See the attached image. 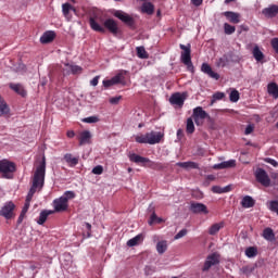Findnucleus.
<instances>
[{
	"mask_svg": "<svg viewBox=\"0 0 278 278\" xmlns=\"http://www.w3.org/2000/svg\"><path fill=\"white\" fill-rule=\"evenodd\" d=\"M46 173H47V159L42 156V160L37 165L35 173L33 175V185L26 197V201L22 210V214H27L29 210V205L31 203V199H34V194H36V192H40L45 187Z\"/></svg>",
	"mask_w": 278,
	"mask_h": 278,
	"instance_id": "1",
	"label": "nucleus"
},
{
	"mask_svg": "<svg viewBox=\"0 0 278 278\" xmlns=\"http://www.w3.org/2000/svg\"><path fill=\"white\" fill-rule=\"evenodd\" d=\"M164 138V132L150 131L135 136V141L138 144H160Z\"/></svg>",
	"mask_w": 278,
	"mask_h": 278,
	"instance_id": "2",
	"label": "nucleus"
},
{
	"mask_svg": "<svg viewBox=\"0 0 278 278\" xmlns=\"http://www.w3.org/2000/svg\"><path fill=\"white\" fill-rule=\"evenodd\" d=\"M74 191H65L63 195L53 201V207L55 212H66L68 210V201L75 199Z\"/></svg>",
	"mask_w": 278,
	"mask_h": 278,
	"instance_id": "3",
	"label": "nucleus"
},
{
	"mask_svg": "<svg viewBox=\"0 0 278 278\" xmlns=\"http://www.w3.org/2000/svg\"><path fill=\"white\" fill-rule=\"evenodd\" d=\"M128 157L130 162H134L135 164H141V166H144L146 168H152L153 170H160V168H162V164L155 163L149 157H144L136 153H129Z\"/></svg>",
	"mask_w": 278,
	"mask_h": 278,
	"instance_id": "4",
	"label": "nucleus"
},
{
	"mask_svg": "<svg viewBox=\"0 0 278 278\" xmlns=\"http://www.w3.org/2000/svg\"><path fill=\"white\" fill-rule=\"evenodd\" d=\"M16 170V165L8 160L0 161V175L3 179H12V175Z\"/></svg>",
	"mask_w": 278,
	"mask_h": 278,
	"instance_id": "5",
	"label": "nucleus"
},
{
	"mask_svg": "<svg viewBox=\"0 0 278 278\" xmlns=\"http://www.w3.org/2000/svg\"><path fill=\"white\" fill-rule=\"evenodd\" d=\"M105 21L101 15H91L89 17V25L93 31H99L100 34H105V27H104Z\"/></svg>",
	"mask_w": 278,
	"mask_h": 278,
	"instance_id": "6",
	"label": "nucleus"
},
{
	"mask_svg": "<svg viewBox=\"0 0 278 278\" xmlns=\"http://www.w3.org/2000/svg\"><path fill=\"white\" fill-rule=\"evenodd\" d=\"M208 117H210V114H207V112H205V110H203L202 106H198L193 109L191 118L194 121L198 127L203 125V123H205V118H208Z\"/></svg>",
	"mask_w": 278,
	"mask_h": 278,
	"instance_id": "7",
	"label": "nucleus"
},
{
	"mask_svg": "<svg viewBox=\"0 0 278 278\" xmlns=\"http://www.w3.org/2000/svg\"><path fill=\"white\" fill-rule=\"evenodd\" d=\"M180 49L182 50L180 56L182 64L188 67V71H192L194 67L192 66V58L190 56V46L180 45Z\"/></svg>",
	"mask_w": 278,
	"mask_h": 278,
	"instance_id": "8",
	"label": "nucleus"
},
{
	"mask_svg": "<svg viewBox=\"0 0 278 278\" xmlns=\"http://www.w3.org/2000/svg\"><path fill=\"white\" fill-rule=\"evenodd\" d=\"M15 207H16V205H14L13 202H7L0 210V216L5 218L7 220L14 218Z\"/></svg>",
	"mask_w": 278,
	"mask_h": 278,
	"instance_id": "9",
	"label": "nucleus"
},
{
	"mask_svg": "<svg viewBox=\"0 0 278 278\" xmlns=\"http://www.w3.org/2000/svg\"><path fill=\"white\" fill-rule=\"evenodd\" d=\"M220 262V255L218 253L210 254L206 257V261L204 262V265L202 267L203 273H207L212 266H216V264H219Z\"/></svg>",
	"mask_w": 278,
	"mask_h": 278,
	"instance_id": "10",
	"label": "nucleus"
},
{
	"mask_svg": "<svg viewBox=\"0 0 278 278\" xmlns=\"http://www.w3.org/2000/svg\"><path fill=\"white\" fill-rule=\"evenodd\" d=\"M255 178L261 186H264L265 188H268V186H270V177H268L266 170L258 168L255 173Z\"/></svg>",
	"mask_w": 278,
	"mask_h": 278,
	"instance_id": "11",
	"label": "nucleus"
},
{
	"mask_svg": "<svg viewBox=\"0 0 278 278\" xmlns=\"http://www.w3.org/2000/svg\"><path fill=\"white\" fill-rule=\"evenodd\" d=\"M125 81V74L118 73L111 79L103 80L104 88H110L112 86H116V84H123Z\"/></svg>",
	"mask_w": 278,
	"mask_h": 278,
	"instance_id": "12",
	"label": "nucleus"
},
{
	"mask_svg": "<svg viewBox=\"0 0 278 278\" xmlns=\"http://www.w3.org/2000/svg\"><path fill=\"white\" fill-rule=\"evenodd\" d=\"M263 16L265 18H275V16H278V5L277 4H270L267 8L262 10Z\"/></svg>",
	"mask_w": 278,
	"mask_h": 278,
	"instance_id": "13",
	"label": "nucleus"
},
{
	"mask_svg": "<svg viewBox=\"0 0 278 278\" xmlns=\"http://www.w3.org/2000/svg\"><path fill=\"white\" fill-rule=\"evenodd\" d=\"M185 101H186V97L184 96V93H180V92H176L172 94V97L169 98V103L172 105H178V108H182Z\"/></svg>",
	"mask_w": 278,
	"mask_h": 278,
	"instance_id": "14",
	"label": "nucleus"
},
{
	"mask_svg": "<svg viewBox=\"0 0 278 278\" xmlns=\"http://www.w3.org/2000/svg\"><path fill=\"white\" fill-rule=\"evenodd\" d=\"M190 211L193 214H208L210 211H207V206L203 203L193 202L190 205Z\"/></svg>",
	"mask_w": 278,
	"mask_h": 278,
	"instance_id": "15",
	"label": "nucleus"
},
{
	"mask_svg": "<svg viewBox=\"0 0 278 278\" xmlns=\"http://www.w3.org/2000/svg\"><path fill=\"white\" fill-rule=\"evenodd\" d=\"M104 29H108L113 36L118 34V23L112 18H108L104 21Z\"/></svg>",
	"mask_w": 278,
	"mask_h": 278,
	"instance_id": "16",
	"label": "nucleus"
},
{
	"mask_svg": "<svg viewBox=\"0 0 278 278\" xmlns=\"http://www.w3.org/2000/svg\"><path fill=\"white\" fill-rule=\"evenodd\" d=\"M201 71L205 75H208V77H211L212 79H216V80L220 79V75H218V73L214 72V70H212V66H210V64H207V63L202 64Z\"/></svg>",
	"mask_w": 278,
	"mask_h": 278,
	"instance_id": "17",
	"label": "nucleus"
},
{
	"mask_svg": "<svg viewBox=\"0 0 278 278\" xmlns=\"http://www.w3.org/2000/svg\"><path fill=\"white\" fill-rule=\"evenodd\" d=\"M114 16L119 18V21H123V23H126V25H134V17H130L129 14L123 11H115Z\"/></svg>",
	"mask_w": 278,
	"mask_h": 278,
	"instance_id": "18",
	"label": "nucleus"
},
{
	"mask_svg": "<svg viewBox=\"0 0 278 278\" xmlns=\"http://www.w3.org/2000/svg\"><path fill=\"white\" fill-rule=\"evenodd\" d=\"M79 146L84 147V144H90V140H92V134L89 130H84L78 136Z\"/></svg>",
	"mask_w": 278,
	"mask_h": 278,
	"instance_id": "19",
	"label": "nucleus"
},
{
	"mask_svg": "<svg viewBox=\"0 0 278 278\" xmlns=\"http://www.w3.org/2000/svg\"><path fill=\"white\" fill-rule=\"evenodd\" d=\"M53 40H55V31L53 30H48L40 37L41 45H49Z\"/></svg>",
	"mask_w": 278,
	"mask_h": 278,
	"instance_id": "20",
	"label": "nucleus"
},
{
	"mask_svg": "<svg viewBox=\"0 0 278 278\" xmlns=\"http://www.w3.org/2000/svg\"><path fill=\"white\" fill-rule=\"evenodd\" d=\"M233 167H236V160L225 161V162L215 164L213 166L215 170H223V168H233Z\"/></svg>",
	"mask_w": 278,
	"mask_h": 278,
	"instance_id": "21",
	"label": "nucleus"
},
{
	"mask_svg": "<svg viewBox=\"0 0 278 278\" xmlns=\"http://www.w3.org/2000/svg\"><path fill=\"white\" fill-rule=\"evenodd\" d=\"M224 16L228 18L230 23H233L235 25H238L240 23V13L231 12V11H226L224 13Z\"/></svg>",
	"mask_w": 278,
	"mask_h": 278,
	"instance_id": "22",
	"label": "nucleus"
},
{
	"mask_svg": "<svg viewBox=\"0 0 278 278\" xmlns=\"http://www.w3.org/2000/svg\"><path fill=\"white\" fill-rule=\"evenodd\" d=\"M62 12L65 18H67V21H71V12H77V10H75V7H73L71 3H64L62 5Z\"/></svg>",
	"mask_w": 278,
	"mask_h": 278,
	"instance_id": "23",
	"label": "nucleus"
},
{
	"mask_svg": "<svg viewBox=\"0 0 278 278\" xmlns=\"http://www.w3.org/2000/svg\"><path fill=\"white\" fill-rule=\"evenodd\" d=\"M9 88H11V90H14V92L20 94L21 97H27V91H25V88L21 84H13V83H11L9 85Z\"/></svg>",
	"mask_w": 278,
	"mask_h": 278,
	"instance_id": "24",
	"label": "nucleus"
},
{
	"mask_svg": "<svg viewBox=\"0 0 278 278\" xmlns=\"http://www.w3.org/2000/svg\"><path fill=\"white\" fill-rule=\"evenodd\" d=\"M141 12H143V14H149L151 16V14L155 12V7L151 2H144L141 5Z\"/></svg>",
	"mask_w": 278,
	"mask_h": 278,
	"instance_id": "25",
	"label": "nucleus"
},
{
	"mask_svg": "<svg viewBox=\"0 0 278 278\" xmlns=\"http://www.w3.org/2000/svg\"><path fill=\"white\" fill-rule=\"evenodd\" d=\"M176 166H179L180 168H185L186 170L199 168V164L194 162H179L176 164Z\"/></svg>",
	"mask_w": 278,
	"mask_h": 278,
	"instance_id": "26",
	"label": "nucleus"
},
{
	"mask_svg": "<svg viewBox=\"0 0 278 278\" xmlns=\"http://www.w3.org/2000/svg\"><path fill=\"white\" fill-rule=\"evenodd\" d=\"M156 251L159 255H164L165 251H168V241L162 240L156 243Z\"/></svg>",
	"mask_w": 278,
	"mask_h": 278,
	"instance_id": "27",
	"label": "nucleus"
},
{
	"mask_svg": "<svg viewBox=\"0 0 278 278\" xmlns=\"http://www.w3.org/2000/svg\"><path fill=\"white\" fill-rule=\"evenodd\" d=\"M267 92L270 94L274 99H278V86L277 83H270L267 86Z\"/></svg>",
	"mask_w": 278,
	"mask_h": 278,
	"instance_id": "28",
	"label": "nucleus"
},
{
	"mask_svg": "<svg viewBox=\"0 0 278 278\" xmlns=\"http://www.w3.org/2000/svg\"><path fill=\"white\" fill-rule=\"evenodd\" d=\"M64 160L68 166H77L79 164V157L73 156V154H65Z\"/></svg>",
	"mask_w": 278,
	"mask_h": 278,
	"instance_id": "29",
	"label": "nucleus"
},
{
	"mask_svg": "<svg viewBox=\"0 0 278 278\" xmlns=\"http://www.w3.org/2000/svg\"><path fill=\"white\" fill-rule=\"evenodd\" d=\"M0 114L1 116H8L10 114V106H8V103H5V100H3V97L0 96Z\"/></svg>",
	"mask_w": 278,
	"mask_h": 278,
	"instance_id": "30",
	"label": "nucleus"
},
{
	"mask_svg": "<svg viewBox=\"0 0 278 278\" xmlns=\"http://www.w3.org/2000/svg\"><path fill=\"white\" fill-rule=\"evenodd\" d=\"M51 214H54V211H42L37 220L38 225H45V223H47V218H49Z\"/></svg>",
	"mask_w": 278,
	"mask_h": 278,
	"instance_id": "31",
	"label": "nucleus"
},
{
	"mask_svg": "<svg viewBox=\"0 0 278 278\" xmlns=\"http://www.w3.org/2000/svg\"><path fill=\"white\" fill-rule=\"evenodd\" d=\"M224 227V223L213 224L208 229L210 236H216V233H218V231H220Z\"/></svg>",
	"mask_w": 278,
	"mask_h": 278,
	"instance_id": "32",
	"label": "nucleus"
},
{
	"mask_svg": "<svg viewBox=\"0 0 278 278\" xmlns=\"http://www.w3.org/2000/svg\"><path fill=\"white\" fill-rule=\"evenodd\" d=\"M241 205L242 207H245V208L253 207V205H255V200H253L251 195H245L241 200Z\"/></svg>",
	"mask_w": 278,
	"mask_h": 278,
	"instance_id": "33",
	"label": "nucleus"
},
{
	"mask_svg": "<svg viewBox=\"0 0 278 278\" xmlns=\"http://www.w3.org/2000/svg\"><path fill=\"white\" fill-rule=\"evenodd\" d=\"M230 191H231L230 186H226L224 188H222L219 186L212 187V192H214L215 194H225L226 192H230Z\"/></svg>",
	"mask_w": 278,
	"mask_h": 278,
	"instance_id": "34",
	"label": "nucleus"
},
{
	"mask_svg": "<svg viewBox=\"0 0 278 278\" xmlns=\"http://www.w3.org/2000/svg\"><path fill=\"white\" fill-rule=\"evenodd\" d=\"M253 58L256 62H262L264 60V53L260 51V47L255 46L252 50Z\"/></svg>",
	"mask_w": 278,
	"mask_h": 278,
	"instance_id": "35",
	"label": "nucleus"
},
{
	"mask_svg": "<svg viewBox=\"0 0 278 278\" xmlns=\"http://www.w3.org/2000/svg\"><path fill=\"white\" fill-rule=\"evenodd\" d=\"M142 242V235H138L127 241V247H138Z\"/></svg>",
	"mask_w": 278,
	"mask_h": 278,
	"instance_id": "36",
	"label": "nucleus"
},
{
	"mask_svg": "<svg viewBox=\"0 0 278 278\" xmlns=\"http://www.w3.org/2000/svg\"><path fill=\"white\" fill-rule=\"evenodd\" d=\"M263 238L269 242H273V240H275V232L270 228H266L263 231Z\"/></svg>",
	"mask_w": 278,
	"mask_h": 278,
	"instance_id": "37",
	"label": "nucleus"
},
{
	"mask_svg": "<svg viewBox=\"0 0 278 278\" xmlns=\"http://www.w3.org/2000/svg\"><path fill=\"white\" fill-rule=\"evenodd\" d=\"M247 257H257V247H249L245 249Z\"/></svg>",
	"mask_w": 278,
	"mask_h": 278,
	"instance_id": "38",
	"label": "nucleus"
},
{
	"mask_svg": "<svg viewBox=\"0 0 278 278\" xmlns=\"http://www.w3.org/2000/svg\"><path fill=\"white\" fill-rule=\"evenodd\" d=\"M186 130H187V134H194V119L192 117H189L187 119Z\"/></svg>",
	"mask_w": 278,
	"mask_h": 278,
	"instance_id": "39",
	"label": "nucleus"
},
{
	"mask_svg": "<svg viewBox=\"0 0 278 278\" xmlns=\"http://www.w3.org/2000/svg\"><path fill=\"white\" fill-rule=\"evenodd\" d=\"M229 100L231 101V103H238V101H240V92L233 89L229 94Z\"/></svg>",
	"mask_w": 278,
	"mask_h": 278,
	"instance_id": "40",
	"label": "nucleus"
},
{
	"mask_svg": "<svg viewBox=\"0 0 278 278\" xmlns=\"http://www.w3.org/2000/svg\"><path fill=\"white\" fill-rule=\"evenodd\" d=\"M137 55L141 60H147V58H149V54L147 53L144 47H137Z\"/></svg>",
	"mask_w": 278,
	"mask_h": 278,
	"instance_id": "41",
	"label": "nucleus"
},
{
	"mask_svg": "<svg viewBox=\"0 0 278 278\" xmlns=\"http://www.w3.org/2000/svg\"><path fill=\"white\" fill-rule=\"evenodd\" d=\"M224 31L227 36H231V34L236 33V26H232L231 24L225 23L224 24Z\"/></svg>",
	"mask_w": 278,
	"mask_h": 278,
	"instance_id": "42",
	"label": "nucleus"
},
{
	"mask_svg": "<svg viewBox=\"0 0 278 278\" xmlns=\"http://www.w3.org/2000/svg\"><path fill=\"white\" fill-rule=\"evenodd\" d=\"M222 99H225V93L218 91L213 94V99L211 101V105H214L216 101H222Z\"/></svg>",
	"mask_w": 278,
	"mask_h": 278,
	"instance_id": "43",
	"label": "nucleus"
},
{
	"mask_svg": "<svg viewBox=\"0 0 278 278\" xmlns=\"http://www.w3.org/2000/svg\"><path fill=\"white\" fill-rule=\"evenodd\" d=\"M253 270H255V267H253V265H245L241 268V273L243 275H247V277H249V275H251Z\"/></svg>",
	"mask_w": 278,
	"mask_h": 278,
	"instance_id": "44",
	"label": "nucleus"
},
{
	"mask_svg": "<svg viewBox=\"0 0 278 278\" xmlns=\"http://www.w3.org/2000/svg\"><path fill=\"white\" fill-rule=\"evenodd\" d=\"M62 70L65 75H71V73H73V64L64 63Z\"/></svg>",
	"mask_w": 278,
	"mask_h": 278,
	"instance_id": "45",
	"label": "nucleus"
},
{
	"mask_svg": "<svg viewBox=\"0 0 278 278\" xmlns=\"http://www.w3.org/2000/svg\"><path fill=\"white\" fill-rule=\"evenodd\" d=\"M83 123H88V124L99 123V117L98 116H89V117L84 118Z\"/></svg>",
	"mask_w": 278,
	"mask_h": 278,
	"instance_id": "46",
	"label": "nucleus"
},
{
	"mask_svg": "<svg viewBox=\"0 0 278 278\" xmlns=\"http://www.w3.org/2000/svg\"><path fill=\"white\" fill-rule=\"evenodd\" d=\"M93 175H103V166L97 165L92 168Z\"/></svg>",
	"mask_w": 278,
	"mask_h": 278,
	"instance_id": "47",
	"label": "nucleus"
},
{
	"mask_svg": "<svg viewBox=\"0 0 278 278\" xmlns=\"http://www.w3.org/2000/svg\"><path fill=\"white\" fill-rule=\"evenodd\" d=\"M254 130H255V125L249 124L245 128L244 134H245V136H249V135L253 134Z\"/></svg>",
	"mask_w": 278,
	"mask_h": 278,
	"instance_id": "48",
	"label": "nucleus"
},
{
	"mask_svg": "<svg viewBox=\"0 0 278 278\" xmlns=\"http://www.w3.org/2000/svg\"><path fill=\"white\" fill-rule=\"evenodd\" d=\"M188 230L187 229H181L174 238L175 240H179L181 238H184V236H187Z\"/></svg>",
	"mask_w": 278,
	"mask_h": 278,
	"instance_id": "49",
	"label": "nucleus"
},
{
	"mask_svg": "<svg viewBox=\"0 0 278 278\" xmlns=\"http://www.w3.org/2000/svg\"><path fill=\"white\" fill-rule=\"evenodd\" d=\"M81 73V66L79 65H72V74L73 75H79Z\"/></svg>",
	"mask_w": 278,
	"mask_h": 278,
	"instance_id": "50",
	"label": "nucleus"
},
{
	"mask_svg": "<svg viewBox=\"0 0 278 278\" xmlns=\"http://www.w3.org/2000/svg\"><path fill=\"white\" fill-rule=\"evenodd\" d=\"M157 218H159L157 215L155 214V212H153L151 217H150L149 225L155 224Z\"/></svg>",
	"mask_w": 278,
	"mask_h": 278,
	"instance_id": "51",
	"label": "nucleus"
},
{
	"mask_svg": "<svg viewBox=\"0 0 278 278\" xmlns=\"http://www.w3.org/2000/svg\"><path fill=\"white\" fill-rule=\"evenodd\" d=\"M271 47L278 53V38L271 39Z\"/></svg>",
	"mask_w": 278,
	"mask_h": 278,
	"instance_id": "52",
	"label": "nucleus"
},
{
	"mask_svg": "<svg viewBox=\"0 0 278 278\" xmlns=\"http://www.w3.org/2000/svg\"><path fill=\"white\" fill-rule=\"evenodd\" d=\"M122 97H114L110 99V103H112V105H116L118 104V102L121 101Z\"/></svg>",
	"mask_w": 278,
	"mask_h": 278,
	"instance_id": "53",
	"label": "nucleus"
},
{
	"mask_svg": "<svg viewBox=\"0 0 278 278\" xmlns=\"http://www.w3.org/2000/svg\"><path fill=\"white\" fill-rule=\"evenodd\" d=\"M91 86H99V76H96L94 78H92V80L90 81Z\"/></svg>",
	"mask_w": 278,
	"mask_h": 278,
	"instance_id": "54",
	"label": "nucleus"
},
{
	"mask_svg": "<svg viewBox=\"0 0 278 278\" xmlns=\"http://www.w3.org/2000/svg\"><path fill=\"white\" fill-rule=\"evenodd\" d=\"M191 3L195 5V8H199L203 3V0H191Z\"/></svg>",
	"mask_w": 278,
	"mask_h": 278,
	"instance_id": "55",
	"label": "nucleus"
},
{
	"mask_svg": "<svg viewBox=\"0 0 278 278\" xmlns=\"http://www.w3.org/2000/svg\"><path fill=\"white\" fill-rule=\"evenodd\" d=\"M267 162H268V164H271V166H275V167L278 166V162L273 159H267Z\"/></svg>",
	"mask_w": 278,
	"mask_h": 278,
	"instance_id": "56",
	"label": "nucleus"
},
{
	"mask_svg": "<svg viewBox=\"0 0 278 278\" xmlns=\"http://www.w3.org/2000/svg\"><path fill=\"white\" fill-rule=\"evenodd\" d=\"M67 138H75V131L68 130L67 131Z\"/></svg>",
	"mask_w": 278,
	"mask_h": 278,
	"instance_id": "57",
	"label": "nucleus"
},
{
	"mask_svg": "<svg viewBox=\"0 0 278 278\" xmlns=\"http://www.w3.org/2000/svg\"><path fill=\"white\" fill-rule=\"evenodd\" d=\"M23 218H25V214L21 213V215L17 219L18 225H21V223H23Z\"/></svg>",
	"mask_w": 278,
	"mask_h": 278,
	"instance_id": "58",
	"label": "nucleus"
},
{
	"mask_svg": "<svg viewBox=\"0 0 278 278\" xmlns=\"http://www.w3.org/2000/svg\"><path fill=\"white\" fill-rule=\"evenodd\" d=\"M29 268H30V270H36L38 268V266L34 263H30Z\"/></svg>",
	"mask_w": 278,
	"mask_h": 278,
	"instance_id": "59",
	"label": "nucleus"
},
{
	"mask_svg": "<svg viewBox=\"0 0 278 278\" xmlns=\"http://www.w3.org/2000/svg\"><path fill=\"white\" fill-rule=\"evenodd\" d=\"M207 179H208V181H214V179H216V177H214V175H208Z\"/></svg>",
	"mask_w": 278,
	"mask_h": 278,
	"instance_id": "60",
	"label": "nucleus"
},
{
	"mask_svg": "<svg viewBox=\"0 0 278 278\" xmlns=\"http://www.w3.org/2000/svg\"><path fill=\"white\" fill-rule=\"evenodd\" d=\"M86 227L89 231L92 229V225H90V223H86Z\"/></svg>",
	"mask_w": 278,
	"mask_h": 278,
	"instance_id": "61",
	"label": "nucleus"
},
{
	"mask_svg": "<svg viewBox=\"0 0 278 278\" xmlns=\"http://www.w3.org/2000/svg\"><path fill=\"white\" fill-rule=\"evenodd\" d=\"M236 0H225L226 5H229V3H233Z\"/></svg>",
	"mask_w": 278,
	"mask_h": 278,
	"instance_id": "62",
	"label": "nucleus"
},
{
	"mask_svg": "<svg viewBox=\"0 0 278 278\" xmlns=\"http://www.w3.org/2000/svg\"><path fill=\"white\" fill-rule=\"evenodd\" d=\"M155 223H157L159 225H160V223H164V219H162V218H156V222Z\"/></svg>",
	"mask_w": 278,
	"mask_h": 278,
	"instance_id": "63",
	"label": "nucleus"
},
{
	"mask_svg": "<svg viewBox=\"0 0 278 278\" xmlns=\"http://www.w3.org/2000/svg\"><path fill=\"white\" fill-rule=\"evenodd\" d=\"M182 134L181 129L177 130V136H180Z\"/></svg>",
	"mask_w": 278,
	"mask_h": 278,
	"instance_id": "64",
	"label": "nucleus"
}]
</instances>
